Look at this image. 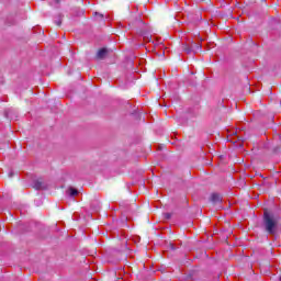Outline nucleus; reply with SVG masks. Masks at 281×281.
<instances>
[{"mask_svg": "<svg viewBox=\"0 0 281 281\" xmlns=\"http://www.w3.org/2000/svg\"><path fill=\"white\" fill-rule=\"evenodd\" d=\"M280 281H281V277H280Z\"/></svg>", "mask_w": 281, "mask_h": 281, "instance_id": "nucleus-8", "label": "nucleus"}, {"mask_svg": "<svg viewBox=\"0 0 281 281\" xmlns=\"http://www.w3.org/2000/svg\"><path fill=\"white\" fill-rule=\"evenodd\" d=\"M68 194H69L70 196H77L78 190L75 189V188H70V189H68Z\"/></svg>", "mask_w": 281, "mask_h": 281, "instance_id": "nucleus-4", "label": "nucleus"}, {"mask_svg": "<svg viewBox=\"0 0 281 281\" xmlns=\"http://www.w3.org/2000/svg\"><path fill=\"white\" fill-rule=\"evenodd\" d=\"M263 223L266 232H268V234H273L276 225H278V221H276V218L269 213V211H265L263 213Z\"/></svg>", "mask_w": 281, "mask_h": 281, "instance_id": "nucleus-1", "label": "nucleus"}, {"mask_svg": "<svg viewBox=\"0 0 281 281\" xmlns=\"http://www.w3.org/2000/svg\"><path fill=\"white\" fill-rule=\"evenodd\" d=\"M199 49H201V45H195V46L193 47V50H194V52H199Z\"/></svg>", "mask_w": 281, "mask_h": 281, "instance_id": "nucleus-5", "label": "nucleus"}, {"mask_svg": "<svg viewBox=\"0 0 281 281\" xmlns=\"http://www.w3.org/2000/svg\"><path fill=\"white\" fill-rule=\"evenodd\" d=\"M184 52H187V54H190V48H184Z\"/></svg>", "mask_w": 281, "mask_h": 281, "instance_id": "nucleus-6", "label": "nucleus"}, {"mask_svg": "<svg viewBox=\"0 0 281 281\" xmlns=\"http://www.w3.org/2000/svg\"><path fill=\"white\" fill-rule=\"evenodd\" d=\"M212 203H221V195L218 193H213L211 195Z\"/></svg>", "mask_w": 281, "mask_h": 281, "instance_id": "nucleus-3", "label": "nucleus"}, {"mask_svg": "<svg viewBox=\"0 0 281 281\" xmlns=\"http://www.w3.org/2000/svg\"><path fill=\"white\" fill-rule=\"evenodd\" d=\"M108 50L105 48H101L97 53V58L102 60V58H106Z\"/></svg>", "mask_w": 281, "mask_h": 281, "instance_id": "nucleus-2", "label": "nucleus"}, {"mask_svg": "<svg viewBox=\"0 0 281 281\" xmlns=\"http://www.w3.org/2000/svg\"><path fill=\"white\" fill-rule=\"evenodd\" d=\"M57 25H60V22H57Z\"/></svg>", "mask_w": 281, "mask_h": 281, "instance_id": "nucleus-7", "label": "nucleus"}]
</instances>
